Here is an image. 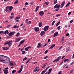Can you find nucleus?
<instances>
[{"instance_id":"obj_10","label":"nucleus","mask_w":74,"mask_h":74,"mask_svg":"<svg viewBox=\"0 0 74 74\" xmlns=\"http://www.w3.org/2000/svg\"><path fill=\"white\" fill-rule=\"evenodd\" d=\"M64 4H65V1H64L60 5V8H62V7H63L64 5Z\"/></svg>"},{"instance_id":"obj_2","label":"nucleus","mask_w":74,"mask_h":74,"mask_svg":"<svg viewBox=\"0 0 74 74\" xmlns=\"http://www.w3.org/2000/svg\"><path fill=\"white\" fill-rule=\"evenodd\" d=\"M60 59H61V56H60L58 58H57L56 60H54V61L53 62V63H54V62H57L59 61V60H60Z\"/></svg>"},{"instance_id":"obj_58","label":"nucleus","mask_w":74,"mask_h":74,"mask_svg":"<svg viewBox=\"0 0 74 74\" xmlns=\"http://www.w3.org/2000/svg\"><path fill=\"white\" fill-rule=\"evenodd\" d=\"M47 58H48V56H47L45 57L44 58V59H47Z\"/></svg>"},{"instance_id":"obj_4","label":"nucleus","mask_w":74,"mask_h":74,"mask_svg":"<svg viewBox=\"0 0 74 74\" xmlns=\"http://www.w3.org/2000/svg\"><path fill=\"white\" fill-rule=\"evenodd\" d=\"M48 28H49V26L47 25L44 27L43 29V30L44 31H47L48 30Z\"/></svg>"},{"instance_id":"obj_9","label":"nucleus","mask_w":74,"mask_h":74,"mask_svg":"<svg viewBox=\"0 0 74 74\" xmlns=\"http://www.w3.org/2000/svg\"><path fill=\"white\" fill-rule=\"evenodd\" d=\"M42 46H43L42 44H41V43H39L38 45L37 48H40L41 47H42Z\"/></svg>"},{"instance_id":"obj_25","label":"nucleus","mask_w":74,"mask_h":74,"mask_svg":"<svg viewBox=\"0 0 74 74\" xmlns=\"http://www.w3.org/2000/svg\"><path fill=\"white\" fill-rule=\"evenodd\" d=\"M42 22H41V23H39V27H41V26H42Z\"/></svg>"},{"instance_id":"obj_41","label":"nucleus","mask_w":74,"mask_h":74,"mask_svg":"<svg viewBox=\"0 0 74 74\" xmlns=\"http://www.w3.org/2000/svg\"><path fill=\"white\" fill-rule=\"evenodd\" d=\"M66 36L67 37L68 36H70V34H69V33H67L66 34Z\"/></svg>"},{"instance_id":"obj_23","label":"nucleus","mask_w":74,"mask_h":74,"mask_svg":"<svg viewBox=\"0 0 74 74\" xmlns=\"http://www.w3.org/2000/svg\"><path fill=\"white\" fill-rule=\"evenodd\" d=\"M2 57H3L4 58H5V59H9V58L3 55L2 56Z\"/></svg>"},{"instance_id":"obj_30","label":"nucleus","mask_w":74,"mask_h":74,"mask_svg":"<svg viewBox=\"0 0 74 74\" xmlns=\"http://www.w3.org/2000/svg\"><path fill=\"white\" fill-rule=\"evenodd\" d=\"M16 70H14L13 71H12V74H14V73H15L16 72Z\"/></svg>"},{"instance_id":"obj_5","label":"nucleus","mask_w":74,"mask_h":74,"mask_svg":"<svg viewBox=\"0 0 74 74\" xmlns=\"http://www.w3.org/2000/svg\"><path fill=\"white\" fill-rule=\"evenodd\" d=\"M15 33H16L15 32H11L9 33L8 35L9 36H13V35H14Z\"/></svg>"},{"instance_id":"obj_53","label":"nucleus","mask_w":74,"mask_h":74,"mask_svg":"<svg viewBox=\"0 0 74 74\" xmlns=\"http://www.w3.org/2000/svg\"><path fill=\"white\" fill-rule=\"evenodd\" d=\"M47 70H48L46 68L45 69V71H44L45 73L46 72V71H47Z\"/></svg>"},{"instance_id":"obj_3","label":"nucleus","mask_w":74,"mask_h":74,"mask_svg":"<svg viewBox=\"0 0 74 74\" xmlns=\"http://www.w3.org/2000/svg\"><path fill=\"white\" fill-rule=\"evenodd\" d=\"M60 5L57 4L54 6L53 8L54 9H55V8H60Z\"/></svg>"},{"instance_id":"obj_52","label":"nucleus","mask_w":74,"mask_h":74,"mask_svg":"<svg viewBox=\"0 0 74 74\" xmlns=\"http://www.w3.org/2000/svg\"><path fill=\"white\" fill-rule=\"evenodd\" d=\"M58 74H62V71H60L58 73Z\"/></svg>"},{"instance_id":"obj_60","label":"nucleus","mask_w":74,"mask_h":74,"mask_svg":"<svg viewBox=\"0 0 74 74\" xmlns=\"http://www.w3.org/2000/svg\"><path fill=\"white\" fill-rule=\"evenodd\" d=\"M73 64H74V62H72V63H71L70 64V65H73Z\"/></svg>"},{"instance_id":"obj_16","label":"nucleus","mask_w":74,"mask_h":74,"mask_svg":"<svg viewBox=\"0 0 74 74\" xmlns=\"http://www.w3.org/2000/svg\"><path fill=\"white\" fill-rule=\"evenodd\" d=\"M55 45H56L55 44H53L49 48L50 49H51L52 48H53L55 47Z\"/></svg>"},{"instance_id":"obj_1","label":"nucleus","mask_w":74,"mask_h":74,"mask_svg":"<svg viewBox=\"0 0 74 74\" xmlns=\"http://www.w3.org/2000/svg\"><path fill=\"white\" fill-rule=\"evenodd\" d=\"M5 11L6 12H11L12 9H13V7L12 6H7L5 8Z\"/></svg>"},{"instance_id":"obj_43","label":"nucleus","mask_w":74,"mask_h":74,"mask_svg":"<svg viewBox=\"0 0 74 74\" xmlns=\"http://www.w3.org/2000/svg\"><path fill=\"white\" fill-rule=\"evenodd\" d=\"M17 19H19V18H21V16L20 15L18 16L17 17Z\"/></svg>"},{"instance_id":"obj_54","label":"nucleus","mask_w":74,"mask_h":74,"mask_svg":"<svg viewBox=\"0 0 74 74\" xmlns=\"http://www.w3.org/2000/svg\"><path fill=\"white\" fill-rule=\"evenodd\" d=\"M66 57V56H63L61 58V59H63L64 58H65Z\"/></svg>"},{"instance_id":"obj_34","label":"nucleus","mask_w":74,"mask_h":74,"mask_svg":"<svg viewBox=\"0 0 74 74\" xmlns=\"http://www.w3.org/2000/svg\"><path fill=\"white\" fill-rule=\"evenodd\" d=\"M11 26H12V25H9L7 27V28H9V27H10Z\"/></svg>"},{"instance_id":"obj_48","label":"nucleus","mask_w":74,"mask_h":74,"mask_svg":"<svg viewBox=\"0 0 74 74\" xmlns=\"http://www.w3.org/2000/svg\"><path fill=\"white\" fill-rule=\"evenodd\" d=\"M18 3V1H16L14 3V4H17Z\"/></svg>"},{"instance_id":"obj_24","label":"nucleus","mask_w":74,"mask_h":74,"mask_svg":"<svg viewBox=\"0 0 74 74\" xmlns=\"http://www.w3.org/2000/svg\"><path fill=\"white\" fill-rule=\"evenodd\" d=\"M60 21H59L57 23V24L56 25V27H57V26H58V25H59V24H60Z\"/></svg>"},{"instance_id":"obj_64","label":"nucleus","mask_w":74,"mask_h":74,"mask_svg":"<svg viewBox=\"0 0 74 74\" xmlns=\"http://www.w3.org/2000/svg\"><path fill=\"white\" fill-rule=\"evenodd\" d=\"M25 5H27L28 4V3L27 2H26L25 3Z\"/></svg>"},{"instance_id":"obj_45","label":"nucleus","mask_w":74,"mask_h":74,"mask_svg":"<svg viewBox=\"0 0 74 74\" xmlns=\"http://www.w3.org/2000/svg\"><path fill=\"white\" fill-rule=\"evenodd\" d=\"M27 58L25 57L23 59V61H24V60H27Z\"/></svg>"},{"instance_id":"obj_62","label":"nucleus","mask_w":74,"mask_h":74,"mask_svg":"<svg viewBox=\"0 0 74 74\" xmlns=\"http://www.w3.org/2000/svg\"><path fill=\"white\" fill-rule=\"evenodd\" d=\"M56 16H60V15L57 14Z\"/></svg>"},{"instance_id":"obj_56","label":"nucleus","mask_w":74,"mask_h":74,"mask_svg":"<svg viewBox=\"0 0 74 74\" xmlns=\"http://www.w3.org/2000/svg\"><path fill=\"white\" fill-rule=\"evenodd\" d=\"M71 14V12H69L68 14V15H70V14Z\"/></svg>"},{"instance_id":"obj_7","label":"nucleus","mask_w":74,"mask_h":74,"mask_svg":"<svg viewBox=\"0 0 74 74\" xmlns=\"http://www.w3.org/2000/svg\"><path fill=\"white\" fill-rule=\"evenodd\" d=\"M2 48H3V51H8L9 48L4 47H3Z\"/></svg>"},{"instance_id":"obj_31","label":"nucleus","mask_w":74,"mask_h":74,"mask_svg":"<svg viewBox=\"0 0 74 74\" xmlns=\"http://www.w3.org/2000/svg\"><path fill=\"white\" fill-rule=\"evenodd\" d=\"M52 68H51L48 71L49 73H51V72L52 71Z\"/></svg>"},{"instance_id":"obj_12","label":"nucleus","mask_w":74,"mask_h":74,"mask_svg":"<svg viewBox=\"0 0 74 74\" xmlns=\"http://www.w3.org/2000/svg\"><path fill=\"white\" fill-rule=\"evenodd\" d=\"M45 32L44 31H42L40 33V35L41 36H42L44 34H45Z\"/></svg>"},{"instance_id":"obj_33","label":"nucleus","mask_w":74,"mask_h":74,"mask_svg":"<svg viewBox=\"0 0 74 74\" xmlns=\"http://www.w3.org/2000/svg\"><path fill=\"white\" fill-rule=\"evenodd\" d=\"M47 63H45V64H44V66L42 67V68H44V67H45V66L47 65Z\"/></svg>"},{"instance_id":"obj_57","label":"nucleus","mask_w":74,"mask_h":74,"mask_svg":"<svg viewBox=\"0 0 74 74\" xmlns=\"http://www.w3.org/2000/svg\"><path fill=\"white\" fill-rule=\"evenodd\" d=\"M54 30H53V31H52L51 32V34H53V33H54Z\"/></svg>"},{"instance_id":"obj_55","label":"nucleus","mask_w":74,"mask_h":74,"mask_svg":"<svg viewBox=\"0 0 74 74\" xmlns=\"http://www.w3.org/2000/svg\"><path fill=\"white\" fill-rule=\"evenodd\" d=\"M19 22V20H18L16 21V23Z\"/></svg>"},{"instance_id":"obj_19","label":"nucleus","mask_w":74,"mask_h":74,"mask_svg":"<svg viewBox=\"0 0 74 74\" xmlns=\"http://www.w3.org/2000/svg\"><path fill=\"white\" fill-rule=\"evenodd\" d=\"M31 48V47L29 46V47H27L25 49V50L26 51H28V49H29V48Z\"/></svg>"},{"instance_id":"obj_42","label":"nucleus","mask_w":74,"mask_h":74,"mask_svg":"<svg viewBox=\"0 0 74 74\" xmlns=\"http://www.w3.org/2000/svg\"><path fill=\"white\" fill-rule=\"evenodd\" d=\"M63 41H64V37H63L62 38V40L61 42H63Z\"/></svg>"},{"instance_id":"obj_40","label":"nucleus","mask_w":74,"mask_h":74,"mask_svg":"<svg viewBox=\"0 0 74 74\" xmlns=\"http://www.w3.org/2000/svg\"><path fill=\"white\" fill-rule=\"evenodd\" d=\"M22 55H23V54H25V53H26V52L24 51H22Z\"/></svg>"},{"instance_id":"obj_35","label":"nucleus","mask_w":74,"mask_h":74,"mask_svg":"<svg viewBox=\"0 0 74 74\" xmlns=\"http://www.w3.org/2000/svg\"><path fill=\"white\" fill-rule=\"evenodd\" d=\"M44 4H46V5H48V4H49V3L46 2Z\"/></svg>"},{"instance_id":"obj_39","label":"nucleus","mask_w":74,"mask_h":74,"mask_svg":"<svg viewBox=\"0 0 74 74\" xmlns=\"http://www.w3.org/2000/svg\"><path fill=\"white\" fill-rule=\"evenodd\" d=\"M59 8H57L55 10V11H59Z\"/></svg>"},{"instance_id":"obj_50","label":"nucleus","mask_w":74,"mask_h":74,"mask_svg":"<svg viewBox=\"0 0 74 74\" xmlns=\"http://www.w3.org/2000/svg\"><path fill=\"white\" fill-rule=\"evenodd\" d=\"M74 71V70L73 69L72 71H71L70 72V73H72Z\"/></svg>"},{"instance_id":"obj_28","label":"nucleus","mask_w":74,"mask_h":74,"mask_svg":"<svg viewBox=\"0 0 74 74\" xmlns=\"http://www.w3.org/2000/svg\"><path fill=\"white\" fill-rule=\"evenodd\" d=\"M35 71H37L38 70V67H36L34 69Z\"/></svg>"},{"instance_id":"obj_17","label":"nucleus","mask_w":74,"mask_h":74,"mask_svg":"<svg viewBox=\"0 0 74 74\" xmlns=\"http://www.w3.org/2000/svg\"><path fill=\"white\" fill-rule=\"evenodd\" d=\"M39 28L38 27H35V32H38L39 31Z\"/></svg>"},{"instance_id":"obj_59","label":"nucleus","mask_w":74,"mask_h":74,"mask_svg":"<svg viewBox=\"0 0 74 74\" xmlns=\"http://www.w3.org/2000/svg\"><path fill=\"white\" fill-rule=\"evenodd\" d=\"M10 64L11 65H12V66H13V63H11V62H10Z\"/></svg>"},{"instance_id":"obj_6","label":"nucleus","mask_w":74,"mask_h":74,"mask_svg":"<svg viewBox=\"0 0 74 74\" xmlns=\"http://www.w3.org/2000/svg\"><path fill=\"white\" fill-rule=\"evenodd\" d=\"M21 68H20V70L18 71L17 73L18 74H19V73H21V71H22V69H23V65H21Z\"/></svg>"},{"instance_id":"obj_61","label":"nucleus","mask_w":74,"mask_h":74,"mask_svg":"<svg viewBox=\"0 0 74 74\" xmlns=\"http://www.w3.org/2000/svg\"><path fill=\"white\" fill-rule=\"evenodd\" d=\"M12 18H13V16H12L10 17V19H12Z\"/></svg>"},{"instance_id":"obj_18","label":"nucleus","mask_w":74,"mask_h":74,"mask_svg":"<svg viewBox=\"0 0 74 74\" xmlns=\"http://www.w3.org/2000/svg\"><path fill=\"white\" fill-rule=\"evenodd\" d=\"M58 34V32H56V33H55L53 35L54 37H56V36H57Z\"/></svg>"},{"instance_id":"obj_32","label":"nucleus","mask_w":74,"mask_h":74,"mask_svg":"<svg viewBox=\"0 0 74 74\" xmlns=\"http://www.w3.org/2000/svg\"><path fill=\"white\" fill-rule=\"evenodd\" d=\"M54 4H56L58 2V1H57V0H54Z\"/></svg>"},{"instance_id":"obj_15","label":"nucleus","mask_w":74,"mask_h":74,"mask_svg":"<svg viewBox=\"0 0 74 74\" xmlns=\"http://www.w3.org/2000/svg\"><path fill=\"white\" fill-rule=\"evenodd\" d=\"M3 71H4V73L5 74H8V70H5V69L3 70Z\"/></svg>"},{"instance_id":"obj_37","label":"nucleus","mask_w":74,"mask_h":74,"mask_svg":"<svg viewBox=\"0 0 74 74\" xmlns=\"http://www.w3.org/2000/svg\"><path fill=\"white\" fill-rule=\"evenodd\" d=\"M4 31H1L0 32V34H4Z\"/></svg>"},{"instance_id":"obj_47","label":"nucleus","mask_w":74,"mask_h":74,"mask_svg":"<svg viewBox=\"0 0 74 74\" xmlns=\"http://www.w3.org/2000/svg\"><path fill=\"white\" fill-rule=\"evenodd\" d=\"M73 22V20H71L70 21V23H71Z\"/></svg>"},{"instance_id":"obj_44","label":"nucleus","mask_w":74,"mask_h":74,"mask_svg":"<svg viewBox=\"0 0 74 74\" xmlns=\"http://www.w3.org/2000/svg\"><path fill=\"white\" fill-rule=\"evenodd\" d=\"M45 72L44 71H42V73H41L40 74H44L45 73Z\"/></svg>"},{"instance_id":"obj_13","label":"nucleus","mask_w":74,"mask_h":74,"mask_svg":"<svg viewBox=\"0 0 74 74\" xmlns=\"http://www.w3.org/2000/svg\"><path fill=\"white\" fill-rule=\"evenodd\" d=\"M21 40V38L19 37L18 38H16V39L15 40L16 41L15 42H18L19 41V40Z\"/></svg>"},{"instance_id":"obj_22","label":"nucleus","mask_w":74,"mask_h":74,"mask_svg":"<svg viewBox=\"0 0 74 74\" xmlns=\"http://www.w3.org/2000/svg\"><path fill=\"white\" fill-rule=\"evenodd\" d=\"M0 62H2V63H5V60H0Z\"/></svg>"},{"instance_id":"obj_38","label":"nucleus","mask_w":74,"mask_h":74,"mask_svg":"<svg viewBox=\"0 0 74 74\" xmlns=\"http://www.w3.org/2000/svg\"><path fill=\"white\" fill-rule=\"evenodd\" d=\"M25 40H23L21 41V42L22 43V44H23V42H25Z\"/></svg>"},{"instance_id":"obj_51","label":"nucleus","mask_w":74,"mask_h":74,"mask_svg":"<svg viewBox=\"0 0 74 74\" xmlns=\"http://www.w3.org/2000/svg\"><path fill=\"white\" fill-rule=\"evenodd\" d=\"M70 51V50H69V49H66V52H68V51Z\"/></svg>"},{"instance_id":"obj_20","label":"nucleus","mask_w":74,"mask_h":74,"mask_svg":"<svg viewBox=\"0 0 74 74\" xmlns=\"http://www.w3.org/2000/svg\"><path fill=\"white\" fill-rule=\"evenodd\" d=\"M19 27V26H16V25H14V27H13V28H18Z\"/></svg>"},{"instance_id":"obj_36","label":"nucleus","mask_w":74,"mask_h":74,"mask_svg":"<svg viewBox=\"0 0 74 74\" xmlns=\"http://www.w3.org/2000/svg\"><path fill=\"white\" fill-rule=\"evenodd\" d=\"M31 23H32L31 21H29L28 22H27V24H29V25H30V24H31Z\"/></svg>"},{"instance_id":"obj_29","label":"nucleus","mask_w":74,"mask_h":74,"mask_svg":"<svg viewBox=\"0 0 74 74\" xmlns=\"http://www.w3.org/2000/svg\"><path fill=\"white\" fill-rule=\"evenodd\" d=\"M11 45H12V43H11V42L8 43V47H10Z\"/></svg>"},{"instance_id":"obj_8","label":"nucleus","mask_w":74,"mask_h":74,"mask_svg":"<svg viewBox=\"0 0 74 74\" xmlns=\"http://www.w3.org/2000/svg\"><path fill=\"white\" fill-rule=\"evenodd\" d=\"M39 14L40 15V16H42L44 15V12L42 11L40 12L39 13Z\"/></svg>"},{"instance_id":"obj_49","label":"nucleus","mask_w":74,"mask_h":74,"mask_svg":"<svg viewBox=\"0 0 74 74\" xmlns=\"http://www.w3.org/2000/svg\"><path fill=\"white\" fill-rule=\"evenodd\" d=\"M27 21H28V19H26L25 21V23H27V22H27Z\"/></svg>"},{"instance_id":"obj_21","label":"nucleus","mask_w":74,"mask_h":74,"mask_svg":"<svg viewBox=\"0 0 74 74\" xmlns=\"http://www.w3.org/2000/svg\"><path fill=\"white\" fill-rule=\"evenodd\" d=\"M69 61H70L69 60V59H66L64 60V63H65V62H69Z\"/></svg>"},{"instance_id":"obj_11","label":"nucleus","mask_w":74,"mask_h":74,"mask_svg":"<svg viewBox=\"0 0 74 74\" xmlns=\"http://www.w3.org/2000/svg\"><path fill=\"white\" fill-rule=\"evenodd\" d=\"M12 40H11L9 42L6 41V42L4 44V45H7V44H8L9 43H11V42H12Z\"/></svg>"},{"instance_id":"obj_26","label":"nucleus","mask_w":74,"mask_h":74,"mask_svg":"<svg viewBox=\"0 0 74 74\" xmlns=\"http://www.w3.org/2000/svg\"><path fill=\"white\" fill-rule=\"evenodd\" d=\"M70 2H68V3L65 6L66 7H68V6H69V5H70Z\"/></svg>"},{"instance_id":"obj_14","label":"nucleus","mask_w":74,"mask_h":74,"mask_svg":"<svg viewBox=\"0 0 74 74\" xmlns=\"http://www.w3.org/2000/svg\"><path fill=\"white\" fill-rule=\"evenodd\" d=\"M9 34V32H8V30H6L4 32V34Z\"/></svg>"},{"instance_id":"obj_27","label":"nucleus","mask_w":74,"mask_h":74,"mask_svg":"<svg viewBox=\"0 0 74 74\" xmlns=\"http://www.w3.org/2000/svg\"><path fill=\"white\" fill-rule=\"evenodd\" d=\"M32 58L31 59H29L27 62H26V64H27V63H29L30 61V60H31Z\"/></svg>"},{"instance_id":"obj_63","label":"nucleus","mask_w":74,"mask_h":74,"mask_svg":"<svg viewBox=\"0 0 74 74\" xmlns=\"http://www.w3.org/2000/svg\"><path fill=\"white\" fill-rule=\"evenodd\" d=\"M30 4H31L32 5V4H33V3L31 2L30 3Z\"/></svg>"},{"instance_id":"obj_46","label":"nucleus","mask_w":74,"mask_h":74,"mask_svg":"<svg viewBox=\"0 0 74 74\" xmlns=\"http://www.w3.org/2000/svg\"><path fill=\"white\" fill-rule=\"evenodd\" d=\"M57 29L58 30H60V26H59L58 27Z\"/></svg>"}]
</instances>
